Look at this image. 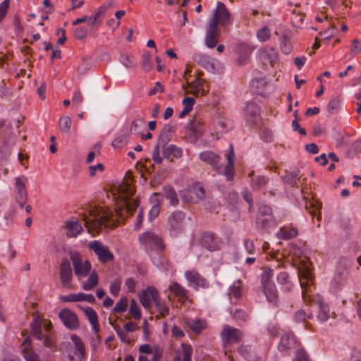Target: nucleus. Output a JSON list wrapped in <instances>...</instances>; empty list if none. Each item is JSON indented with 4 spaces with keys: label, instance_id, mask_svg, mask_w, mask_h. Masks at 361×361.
<instances>
[{
    "label": "nucleus",
    "instance_id": "f257e3e1",
    "mask_svg": "<svg viewBox=\"0 0 361 361\" xmlns=\"http://www.w3.org/2000/svg\"><path fill=\"white\" fill-rule=\"evenodd\" d=\"M135 192V188L130 182L123 181L117 187L116 192L114 193L118 201L116 214L120 219H123L127 216L133 215L138 207L140 204L138 198H133Z\"/></svg>",
    "mask_w": 361,
    "mask_h": 361
},
{
    "label": "nucleus",
    "instance_id": "f03ea898",
    "mask_svg": "<svg viewBox=\"0 0 361 361\" xmlns=\"http://www.w3.org/2000/svg\"><path fill=\"white\" fill-rule=\"evenodd\" d=\"M229 152L226 154L227 164L225 166L219 165L221 157L211 151H204L199 154V158L209 164L219 174L225 176L227 180L231 181L234 177V159L235 157L233 146L230 145Z\"/></svg>",
    "mask_w": 361,
    "mask_h": 361
},
{
    "label": "nucleus",
    "instance_id": "7ed1b4c3",
    "mask_svg": "<svg viewBox=\"0 0 361 361\" xmlns=\"http://www.w3.org/2000/svg\"><path fill=\"white\" fill-rule=\"evenodd\" d=\"M91 217L85 216V226L88 232L91 231L99 233L102 226L112 228L116 226V223L112 219V214L109 209L105 208H96L90 212Z\"/></svg>",
    "mask_w": 361,
    "mask_h": 361
},
{
    "label": "nucleus",
    "instance_id": "20e7f679",
    "mask_svg": "<svg viewBox=\"0 0 361 361\" xmlns=\"http://www.w3.org/2000/svg\"><path fill=\"white\" fill-rule=\"evenodd\" d=\"M186 214L180 210L170 213L166 219V228L171 237L177 238L185 231Z\"/></svg>",
    "mask_w": 361,
    "mask_h": 361
},
{
    "label": "nucleus",
    "instance_id": "39448f33",
    "mask_svg": "<svg viewBox=\"0 0 361 361\" xmlns=\"http://www.w3.org/2000/svg\"><path fill=\"white\" fill-rule=\"evenodd\" d=\"M220 336L224 348H226L231 344L241 342L244 333L239 329L225 324L222 328Z\"/></svg>",
    "mask_w": 361,
    "mask_h": 361
},
{
    "label": "nucleus",
    "instance_id": "423d86ee",
    "mask_svg": "<svg viewBox=\"0 0 361 361\" xmlns=\"http://www.w3.org/2000/svg\"><path fill=\"white\" fill-rule=\"evenodd\" d=\"M256 224L258 229H264L276 226V221L272 215L271 208L267 204L259 207Z\"/></svg>",
    "mask_w": 361,
    "mask_h": 361
},
{
    "label": "nucleus",
    "instance_id": "0eeeda50",
    "mask_svg": "<svg viewBox=\"0 0 361 361\" xmlns=\"http://www.w3.org/2000/svg\"><path fill=\"white\" fill-rule=\"evenodd\" d=\"M70 258L72 261L74 272L79 280L87 276L90 272L92 265L87 260L82 261V257L79 252H70Z\"/></svg>",
    "mask_w": 361,
    "mask_h": 361
},
{
    "label": "nucleus",
    "instance_id": "6e6552de",
    "mask_svg": "<svg viewBox=\"0 0 361 361\" xmlns=\"http://www.w3.org/2000/svg\"><path fill=\"white\" fill-rule=\"evenodd\" d=\"M88 247L94 252L102 264H106L114 259V254L110 251L109 247L99 240L89 242Z\"/></svg>",
    "mask_w": 361,
    "mask_h": 361
},
{
    "label": "nucleus",
    "instance_id": "1a4fd4ad",
    "mask_svg": "<svg viewBox=\"0 0 361 361\" xmlns=\"http://www.w3.org/2000/svg\"><path fill=\"white\" fill-rule=\"evenodd\" d=\"M244 118L250 126L257 125L261 120V109L253 102H247L243 108Z\"/></svg>",
    "mask_w": 361,
    "mask_h": 361
},
{
    "label": "nucleus",
    "instance_id": "9d476101",
    "mask_svg": "<svg viewBox=\"0 0 361 361\" xmlns=\"http://www.w3.org/2000/svg\"><path fill=\"white\" fill-rule=\"evenodd\" d=\"M230 21L231 13L226 8L225 4L221 1L218 2L209 23L216 26L219 25L225 26L228 24Z\"/></svg>",
    "mask_w": 361,
    "mask_h": 361
},
{
    "label": "nucleus",
    "instance_id": "9b49d317",
    "mask_svg": "<svg viewBox=\"0 0 361 361\" xmlns=\"http://www.w3.org/2000/svg\"><path fill=\"white\" fill-rule=\"evenodd\" d=\"M139 240L142 244L152 249L163 251L165 248L162 238L153 232L143 233L140 235Z\"/></svg>",
    "mask_w": 361,
    "mask_h": 361
},
{
    "label": "nucleus",
    "instance_id": "f8f14e48",
    "mask_svg": "<svg viewBox=\"0 0 361 361\" xmlns=\"http://www.w3.org/2000/svg\"><path fill=\"white\" fill-rule=\"evenodd\" d=\"M223 242L214 233L204 232L200 235V245L209 251H216L221 248Z\"/></svg>",
    "mask_w": 361,
    "mask_h": 361
},
{
    "label": "nucleus",
    "instance_id": "ddd939ff",
    "mask_svg": "<svg viewBox=\"0 0 361 361\" xmlns=\"http://www.w3.org/2000/svg\"><path fill=\"white\" fill-rule=\"evenodd\" d=\"M59 317L68 329L76 330L80 326L77 314L69 309L64 308L61 310L59 314Z\"/></svg>",
    "mask_w": 361,
    "mask_h": 361
},
{
    "label": "nucleus",
    "instance_id": "4468645a",
    "mask_svg": "<svg viewBox=\"0 0 361 361\" xmlns=\"http://www.w3.org/2000/svg\"><path fill=\"white\" fill-rule=\"evenodd\" d=\"M348 275V269L338 265L331 283V288L335 291L341 290L347 284Z\"/></svg>",
    "mask_w": 361,
    "mask_h": 361
},
{
    "label": "nucleus",
    "instance_id": "2eb2a0df",
    "mask_svg": "<svg viewBox=\"0 0 361 361\" xmlns=\"http://www.w3.org/2000/svg\"><path fill=\"white\" fill-rule=\"evenodd\" d=\"M60 281L63 287L70 288L72 281L73 271L70 261L67 258H63L60 265Z\"/></svg>",
    "mask_w": 361,
    "mask_h": 361
},
{
    "label": "nucleus",
    "instance_id": "dca6fc26",
    "mask_svg": "<svg viewBox=\"0 0 361 361\" xmlns=\"http://www.w3.org/2000/svg\"><path fill=\"white\" fill-rule=\"evenodd\" d=\"M185 276L189 286H192L195 290H198L199 288H206L209 286L207 280L195 270L185 271Z\"/></svg>",
    "mask_w": 361,
    "mask_h": 361
},
{
    "label": "nucleus",
    "instance_id": "f3484780",
    "mask_svg": "<svg viewBox=\"0 0 361 361\" xmlns=\"http://www.w3.org/2000/svg\"><path fill=\"white\" fill-rule=\"evenodd\" d=\"M297 347L298 343L293 334L286 333L281 338L278 349L284 354H288L291 350Z\"/></svg>",
    "mask_w": 361,
    "mask_h": 361
},
{
    "label": "nucleus",
    "instance_id": "a211bd4d",
    "mask_svg": "<svg viewBox=\"0 0 361 361\" xmlns=\"http://www.w3.org/2000/svg\"><path fill=\"white\" fill-rule=\"evenodd\" d=\"M169 290L174 297L178 298V301L181 304H185L189 300V290L178 282H171L169 286Z\"/></svg>",
    "mask_w": 361,
    "mask_h": 361
},
{
    "label": "nucleus",
    "instance_id": "6ab92c4d",
    "mask_svg": "<svg viewBox=\"0 0 361 361\" xmlns=\"http://www.w3.org/2000/svg\"><path fill=\"white\" fill-rule=\"evenodd\" d=\"M60 300L63 302L85 301L90 304H94L96 302L95 298L92 294H85L83 293L61 295L60 296Z\"/></svg>",
    "mask_w": 361,
    "mask_h": 361
},
{
    "label": "nucleus",
    "instance_id": "aec40b11",
    "mask_svg": "<svg viewBox=\"0 0 361 361\" xmlns=\"http://www.w3.org/2000/svg\"><path fill=\"white\" fill-rule=\"evenodd\" d=\"M219 36L220 32L218 26L209 23L205 35V45L210 49L215 47Z\"/></svg>",
    "mask_w": 361,
    "mask_h": 361
},
{
    "label": "nucleus",
    "instance_id": "412c9836",
    "mask_svg": "<svg viewBox=\"0 0 361 361\" xmlns=\"http://www.w3.org/2000/svg\"><path fill=\"white\" fill-rule=\"evenodd\" d=\"M193 60L209 72L215 71L214 59L201 53H195Z\"/></svg>",
    "mask_w": 361,
    "mask_h": 361
},
{
    "label": "nucleus",
    "instance_id": "4be33fe9",
    "mask_svg": "<svg viewBox=\"0 0 361 361\" xmlns=\"http://www.w3.org/2000/svg\"><path fill=\"white\" fill-rule=\"evenodd\" d=\"M158 297L157 290L154 288L149 287L143 291L140 296V302L145 309H148L151 307L152 302H154Z\"/></svg>",
    "mask_w": 361,
    "mask_h": 361
},
{
    "label": "nucleus",
    "instance_id": "5701e85b",
    "mask_svg": "<svg viewBox=\"0 0 361 361\" xmlns=\"http://www.w3.org/2000/svg\"><path fill=\"white\" fill-rule=\"evenodd\" d=\"M204 80L202 79L200 75L191 82L188 81L187 86L191 89L190 93L196 97L205 95L208 90L204 89Z\"/></svg>",
    "mask_w": 361,
    "mask_h": 361
},
{
    "label": "nucleus",
    "instance_id": "b1692460",
    "mask_svg": "<svg viewBox=\"0 0 361 361\" xmlns=\"http://www.w3.org/2000/svg\"><path fill=\"white\" fill-rule=\"evenodd\" d=\"M175 130L176 125L171 123L166 124L159 134L157 142L161 145V146L166 145L171 141Z\"/></svg>",
    "mask_w": 361,
    "mask_h": 361
},
{
    "label": "nucleus",
    "instance_id": "393cba45",
    "mask_svg": "<svg viewBox=\"0 0 361 361\" xmlns=\"http://www.w3.org/2000/svg\"><path fill=\"white\" fill-rule=\"evenodd\" d=\"M106 10L107 7L102 6L94 12L92 16H87L86 20L87 25L92 30L97 27L101 24L102 18L105 16Z\"/></svg>",
    "mask_w": 361,
    "mask_h": 361
},
{
    "label": "nucleus",
    "instance_id": "a878e982",
    "mask_svg": "<svg viewBox=\"0 0 361 361\" xmlns=\"http://www.w3.org/2000/svg\"><path fill=\"white\" fill-rule=\"evenodd\" d=\"M237 352L240 356L248 361H261V357L255 354L251 345L242 344L237 348Z\"/></svg>",
    "mask_w": 361,
    "mask_h": 361
},
{
    "label": "nucleus",
    "instance_id": "bb28decb",
    "mask_svg": "<svg viewBox=\"0 0 361 361\" xmlns=\"http://www.w3.org/2000/svg\"><path fill=\"white\" fill-rule=\"evenodd\" d=\"M250 180V186L253 190H259L264 187L269 182V178L263 175L255 176L254 171L249 173Z\"/></svg>",
    "mask_w": 361,
    "mask_h": 361
},
{
    "label": "nucleus",
    "instance_id": "cd10ccee",
    "mask_svg": "<svg viewBox=\"0 0 361 361\" xmlns=\"http://www.w3.org/2000/svg\"><path fill=\"white\" fill-rule=\"evenodd\" d=\"M162 154L164 158L170 159L172 158H180L183 155V151L181 148L176 147L174 145H164L161 146Z\"/></svg>",
    "mask_w": 361,
    "mask_h": 361
},
{
    "label": "nucleus",
    "instance_id": "c85d7f7f",
    "mask_svg": "<svg viewBox=\"0 0 361 361\" xmlns=\"http://www.w3.org/2000/svg\"><path fill=\"white\" fill-rule=\"evenodd\" d=\"M83 312L90 322L92 327L95 334L99 331V325L98 322V317L95 310L91 307H86L83 308Z\"/></svg>",
    "mask_w": 361,
    "mask_h": 361
},
{
    "label": "nucleus",
    "instance_id": "c756f323",
    "mask_svg": "<svg viewBox=\"0 0 361 361\" xmlns=\"http://www.w3.org/2000/svg\"><path fill=\"white\" fill-rule=\"evenodd\" d=\"M42 320L38 316H35L32 322L31 326V336L39 341H42L45 335L43 334L42 331Z\"/></svg>",
    "mask_w": 361,
    "mask_h": 361
},
{
    "label": "nucleus",
    "instance_id": "7c9ffc66",
    "mask_svg": "<svg viewBox=\"0 0 361 361\" xmlns=\"http://www.w3.org/2000/svg\"><path fill=\"white\" fill-rule=\"evenodd\" d=\"M66 228L67 230L66 235L69 238L77 237L82 231L81 224L77 220L67 221Z\"/></svg>",
    "mask_w": 361,
    "mask_h": 361
},
{
    "label": "nucleus",
    "instance_id": "2f4dec72",
    "mask_svg": "<svg viewBox=\"0 0 361 361\" xmlns=\"http://www.w3.org/2000/svg\"><path fill=\"white\" fill-rule=\"evenodd\" d=\"M300 171L298 169L288 173L282 177L283 181L291 186L299 188L298 182H300Z\"/></svg>",
    "mask_w": 361,
    "mask_h": 361
},
{
    "label": "nucleus",
    "instance_id": "473e14b6",
    "mask_svg": "<svg viewBox=\"0 0 361 361\" xmlns=\"http://www.w3.org/2000/svg\"><path fill=\"white\" fill-rule=\"evenodd\" d=\"M71 338L75 345V349L76 350L75 355L78 357L79 360H82L85 354V348L83 342L76 334H73Z\"/></svg>",
    "mask_w": 361,
    "mask_h": 361
},
{
    "label": "nucleus",
    "instance_id": "72a5a7b5",
    "mask_svg": "<svg viewBox=\"0 0 361 361\" xmlns=\"http://www.w3.org/2000/svg\"><path fill=\"white\" fill-rule=\"evenodd\" d=\"M264 295L269 302L276 305L278 302V291L275 284L262 288Z\"/></svg>",
    "mask_w": 361,
    "mask_h": 361
},
{
    "label": "nucleus",
    "instance_id": "f704fd0d",
    "mask_svg": "<svg viewBox=\"0 0 361 361\" xmlns=\"http://www.w3.org/2000/svg\"><path fill=\"white\" fill-rule=\"evenodd\" d=\"M274 276V270L270 267H264L263 271L260 275V281L262 287H266L274 284L271 281V279Z\"/></svg>",
    "mask_w": 361,
    "mask_h": 361
},
{
    "label": "nucleus",
    "instance_id": "c9c22d12",
    "mask_svg": "<svg viewBox=\"0 0 361 361\" xmlns=\"http://www.w3.org/2000/svg\"><path fill=\"white\" fill-rule=\"evenodd\" d=\"M30 343L31 340L29 337L26 338L23 342V345L25 346L23 350L24 358L26 361H40L39 356L35 353L27 349L30 345Z\"/></svg>",
    "mask_w": 361,
    "mask_h": 361
},
{
    "label": "nucleus",
    "instance_id": "e433bc0d",
    "mask_svg": "<svg viewBox=\"0 0 361 361\" xmlns=\"http://www.w3.org/2000/svg\"><path fill=\"white\" fill-rule=\"evenodd\" d=\"M318 312L317 318L320 322L327 321L330 317V310L329 306L323 302H318Z\"/></svg>",
    "mask_w": 361,
    "mask_h": 361
},
{
    "label": "nucleus",
    "instance_id": "4c0bfd02",
    "mask_svg": "<svg viewBox=\"0 0 361 361\" xmlns=\"http://www.w3.org/2000/svg\"><path fill=\"white\" fill-rule=\"evenodd\" d=\"M188 192L190 194V198L188 200L189 202H194L195 199L192 195H195L198 200H202L205 196L204 188L198 184L191 186L188 190Z\"/></svg>",
    "mask_w": 361,
    "mask_h": 361
},
{
    "label": "nucleus",
    "instance_id": "58836bf2",
    "mask_svg": "<svg viewBox=\"0 0 361 361\" xmlns=\"http://www.w3.org/2000/svg\"><path fill=\"white\" fill-rule=\"evenodd\" d=\"M164 196L169 200L172 206H176L178 204V199L177 194L173 188L171 186H166L164 188Z\"/></svg>",
    "mask_w": 361,
    "mask_h": 361
},
{
    "label": "nucleus",
    "instance_id": "ea45409f",
    "mask_svg": "<svg viewBox=\"0 0 361 361\" xmlns=\"http://www.w3.org/2000/svg\"><path fill=\"white\" fill-rule=\"evenodd\" d=\"M72 121L68 116H63L59 121V128L61 132L68 134L70 132Z\"/></svg>",
    "mask_w": 361,
    "mask_h": 361
},
{
    "label": "nucleus",
    "instance_id": "a19ab883",
    "mask_svg": "<svg viewBox=\"0 0 361 361\" xmlns=\"http://www.w3.org/2000/svg\"><path fill=\"white\" fill-rule=\"evenodd\" d=\"M98 284V275L94 271L88 277L87 281L82 285L84 290H90L93 289Z\"/></svg>",
    "mask_w": 361,
    "mask_h": 361
},
{
    "label": "nucleus",
    "instance_id": "79ce46f5",
    "mask_svg": "<svg viewBox=\"0 0 361 361\" xmlns=\"http://www.w3.org/2000/svg\"><path fill=\"white\" fill-rule=\"evenodd\" d=\"M261 53L263 57L267 59L271 64L276 61L278 57V52L273 47H266L261 51Z\"/></svg>",
    "mask_w": 361,
    "mask_h": 361
},
{
    "label": "nucleus",
    "instance_id": "37998d69",
    "mask_svg": "<svg viewBox=\"0 0 361 361\" xmlns=\"http://www.w3.org/2000/svg\"><path fill=\"white\" fill-rule=\"evenodd\" d=\"M298 277L300 283V286L302 288H304L305 286H306L305 282L303 280L310 281L312 280V273L309 269L306 267H303L298 270Z\"/></svg>",
    "mask_w": 361,
    "mask_h": 361
},
{
    "label": "nucleus",
    "instance_id": "c03bdc74",
    "mask_svg": "<svg viewBox=\"0 0 361 361\" xmlns=\"http://www.w3.org/2000/svg\"><path fill=\"white\" fill-rule=\"evenodd\" d=\"M280 45L281 51L284 54H289L293 51V45L290 39L286 35H283L280 38Z\"/></svg>",
    "mask_w": 361,
    "mask_h": 361
},
{
    "label": "nucleus",
    "instance_id": "a18cd8bd",
    "mask_svg": "<svg viewBox=\"0 0 361 361\" xmlns=\"http://www.w3.org/2000/svg\"><path fill=\"white\" fill-rule=\"evenodd\" d=\"M203 121L200 118H194L189 123L190 128L197 133H200L204 130Z\"/></svg>",
    "mask_w": 361,
    "mask_h": 361
},
{
    "label": "nucleus",
    "instance_id": "49530a36",
    "mask_svg": "<svg viewBox=\"0 0 361 361\" xmlns=\"http://www.w3.org/2000/svg\"><path fill=\"white\" fill-rule=\"evenodd\" d=\"M154 305L157 310L162 317H164L169 314V308L166 305L164 302L160 300L159 297L155 300Z\"/></svg>",
    "mask_w": 361,
    "mask_h": 361
},
{
    "label": "nucleus",
    "instance_id": "de8ad7c7",
    "mask_svg": "<svg viewBox=\"0 0 361 361\" xmlns=\"http://www.w3.org/2000/svg\"><path fill=\"white\" fill-rule=\"evenodd\" d=\"M257 37L261 42L267 41L271 37V30L267 27H264L257 32Z\"/></svg>",
    "mask_w": 361,
    "mask_h": 361
},
{
    "label": "nucleus",
    "instance_id": "09e8293b",
    "mask_svg": "<svg viewBox=\"0 0 361 361\" xmlns=\"http://www.w3.org/2000/svg\"><path fill=\"white\" fill-rule=\"evenodd\" d=\"M142 66L145 72L151 71L153 67L151 55L149 53L142 56Z\"/></svg>",
    "mask_w": 361,
    "mask_h": 361
},
{
    "label": "nucleus",
    "instance_id": "8fccbe9b",
    "mask_svg": "<svg viewBox=\"0 0 361 361\" xmlns=\"http://www.w3.org/2000/svg\"><path fill=\"white\" fill-rule=\"evenodd\" d=\"M145 124V121L144 118H137L134 120L130 126V130L133 134H138L140 133V129L142 127H144Z\"/></svg>",
    "mask_w": 361,
    "mask_h": 361
},
{
    "label": "nucleus",
    "instance_id": "3c124183",
    "mask_svg": "<svg viewBox=\"0 0 361 361\" xmlns=\"http://www.w3.org/2000/svg\"><path fill=\"white\" fill-rule=\"evenodd\" d=\"M128 307V299L126 297L121 298L116 305L114 306L113 310L116 313L124 312Z\"/></svg>",
    "mask_w": 361,
    "mask_h": 361
},
{
    "label": "nucleus",
    "instance_id": "603ef678",
    "mask_svg": "<svg viewBox=\"0 0 361 361\" xmlns=\"http://www.w3.org/2000/svg\"><path fill=\"white\" fill-rule=\"evenodd\" d=\"M341 99L338 97H334L332 98L328 104V110L331 114L336 113L341 106Z\"/></svg>",
    "mask_w": 361,
    "mask_h": 361
},
{
    "label": "nucleus",
    "instance_id": "864d4df0",
    "mask_svg": "<svg viewBox=\"0 0 361 361\" xmlns=\"http://www.w3.org/2000/svg\"><path fill=\"white\" fill-rule=\"evenodd\" d=\"M190 329L195 333H200L205 328V324L200 320H192L188 322Z\"/></svg>",
    "mask_w": 361,
    "mask_h": 361
},
{
    "label": "nucleus",
    "instance_id": "5fc2aeb1",
    "mask_svg": "<svg viewBox=\"0 0 361 361\" xmlns=\"http://www.w3.org/2000/svg\"><path fill=\"white\" fill-rule=\"evenodd\" d=\"M229 295L238 299L241 297L242 291L240 287V281H238L229 288Z\"/></svg>",
    "mask_w": 361,
    "mask_h": 361
},
{
    "label": "nucleus",
    "instance_id": "6e6d98bb",
    "mask_svg": "<svg viewBox=\"0 0 361 361\" xmlns=\"http://www.w3.org/2000/svg\"><path fill=\"white\" fill-rule=\"evenodd\" d=\"M152 262L159 269L166 271L170 268L169 262L162 256H159V259H153Z\"/></svg>",
    "mask_w": 361,
    "mask_h": 361
},
{
    "label": "nucleus",
    "instance_id": "4d7b16f0",
    "mask_svg": "<svg viewBox=\"0 0 361 361\" xmlns=\"http://www.w3.org/2000/svg\"><path fill=\"white\" fill-rule=\"evenodd\" d=\"M129 312L133 316L134 319L138 320L141 318V312L134 299L130 300Z\"/></svg>",
    "mask_w": 361,
    "mask_h": 361
},
{
    "label": "nucleus",
    "instance_id": "13d9d810",
    "mask_svg": "<svg viewBox=\"0 0 361 361\" xmlns=\"http://www.w3.org/2000/svg\"><path fill=\"white\" fill-rule=\"evenodd\" d=\"M233 318L238 322H245L247 321L249 315L243 310L238 309L233 314Z\"/></svg>",
    "mask_w": 361,
    "mask_h": 361
},
{
    "label": "nucleus",
    "instance_id": "bf43d9fd",
    "mask_svg": "<svg viewBox=\"0 0 361 361\" xmlns=\"http://www.w3.org/2000/svg\"><path fill=\"white\" fill-rule=\"evenodd\" d=\"M88 34V29L85 26H80L75 29L74 37L80 40H82L86 38Z\"/></svg>",
    "mask_w": 361,
    "mask_h": 361
},
{
    "label": "nucleus",
    "instance_id": "052dcab7",
    "mask_svg": "<svg viewBox=\"0 0 361 361\" xmlns=\"http://www.w3.org/2000/svg\"><path fill=\"white\" fill-rule=\"evenodd\" d=\"M279 233L283 239L288 240L295 237L298 235V231L294 228L288 230L281 228Z\"/></svg>",
    "mask_w": 361,
    "mask_h": 361
},
{
    "label": "nucleus",
    "instance_id": "680f3d73",
    "mask_svg": "<svg viewBox=\"0 0 361 361\" xmlns=\"http://www.w3.org/2000/svg\"><path fill=\"white\" fill-rule=\"evenodd\" d=\"M160 147H161V145L157 142L152 154L153 161L157 164H160L163 161V158L160 156Z\"/></svg>",
    "mask_w": 361,
    "mask_h": 361
},
{
    "label": "nucleus",
    "instance_id": "e2e57ef3",
    "mask_svg": "<svg viewBox=\"0 0 361 361\" xmlns=\"http://www.w3.org/2000/svg\"><path fill=\"white\" fill-rule=\"evenodd\" d=\"M293 361H311L304 349H298L295 353Z\"/></svg>",
    "mask_w": 361,
    "mask_h": 361
},
{
    "label": "nucleus",
    "instance_id": "0e129e2a",
    "mask_svg": "<svg viewBox=\"0 0 361 361\" xmlns=\"http://www.w3.org/2000/svg\"><path fill=\"white\" fill-rule=\"evenodd\" d=\"M160 209L161 207L159 204H156L152 206L148 214V219L149 221H152L159 216Z\"/></svg>",
    "mask_w": 361,
    "mask_h": 361
},
{
    "label": "nucleus",
    "instance_id": "69168bd1",
    "mask_svg": "<svg viewBox=\"0 0 361 361\" xmlns=\"http://www.w3.org/2000/svg\"><path fill=\"white\" fill-rule=\"evenodd\" d=\"M121 280L116 279L110 285V292L115 297L118 296L119 293L121 289Z\"/></svg>",
    "mask_w": 361,
    "mask_h": 361
},
{
    "label": "nucleus",
    "instance_id": "338daca9",
    "mask_svg": "<svg viewBox=\"0 0 361 361\" xmlns=\"http://www.w3.org/2000/svg\"><path fill=\"white\" fill-rule=\"evenodd\" d=\"M277 282L282 285H289V275L286 271L280 272L276 276Z\"/></svg>",
    "mask_w": 361,
    "mask_h": 361
},
{
    "label": "nucleus",
    "instance_id": "774afa93",
    "mask_svg": "<svg viewBox=\"0 0 361 361\" xmlns=\"http://www.w3.org/2000/svg\"><path fill=\"white\" fill-rule=\"evenodd\" d=\"M126 144V137L123 135L116 137L112 142L114 148H121Z\"/></svg>",
    "mask_w": 361,
    "mask_h": 361
}]
</instances>
